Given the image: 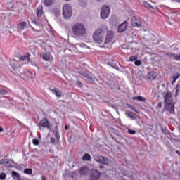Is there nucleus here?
<instances>
[{
	"instance_id": "nucleus-1",
	"label": "nucleus",
	"mask_w": 180,
	"mask_h": 180,
	"mask_svg": "<svg viewBox=\"0 0 180 180\" xmlns=\"http://www.w3.org/2000/svg\"><path fill=\"white\" fill-rule=\"evenodd\" d=\"M72 32L76 37H85L86 34V29L82 23H76L72 27Z\"/></svg>"
},
{
	"instance_id": "nucleus-2",
	"label": "nucleus",
	"mask_w": 180,
	"mask_h": 180,
	"mask_svg": "<svg viewBox=\"0 0 180 180\" xmlns=\"http://www.w3.org/2000/svg\"><path fill=\"white\" fill-rule=\"evenodd\" d=\"M164 102L165 105V109L169 113H175V108H174V102L172 101V94L171 93H167L164 98Z\"/></svg>"
},
{
	"instance_id": "nucleus-3",
	"label": "nucleus",
	"mask_w": 180,
	"mask_h": 180,
	"mask_svg": "<svg viewBox=\"0 0 180 180\" xmlns=\"http://www.w3.org/2000/svg\"><path fill=\"white\" fill-rule=\"evenodd\" d=\"M103 36H105V31L102 28H99L94 33L93 39L98 44H102L103 43Z\"/></svg>"
},
{
	"instance_id": "nucleus-4",
	"label": "nucleus",
	"mask_w": 180,
	"mask_h": 180,
	"mask_svg": "<svg viewBox=\"0 0 180 180\" xmlns=\"http://www.w3.org/2000/svg\"><path fill=\"white\" fill-rule=\"evenodd\" d=\"M63 15L65 19H70L72 16V8L70 4H64L63 7Z\"/></svg>"
},
{
	"instance_id": "nucleus-5",
	"label": "nucleus",
	"mask_w": 180,
	"mask_h": 180,
	"mask_svg": "<svg viewBox=\"0 0 180 180\" xmlns=\"http://www.w3.org/2000/svg\"><path fill=\"white\" fill-rule=\"evenodd\" d=\"M110 13V8L108 6H103L101 8L100 15L101 19H108L109 18V15Z\"/></svg>"
},
{
	"instance_id": "nucleus-6",
	"label": "nucleus",
	"mask_w": 180,
	"mask_h": 180,
	"mask_svg": "<svg viewBox=\"0 0 180 180\" xmlns=\"http://www.w3.org/2000/svg\"><path fill=\"white\" fill-rule=\"evenodd\" d=\"M113 37H115V32L112 30H108L105 34L104 44H109V43H112Z\"/></svg>"
},
{
	"instance_id": "nucleus-7",
	"label": "nucleus",
	"mask_w": 180,
	"mask_h": 180,
	"mask_svg": "<svg viewBox=\"0 0 180 180\" xmlns=\"http://www.w3.org/2000/svg\"><path fill=\"white\" fill-rule=\"evenodd\" d=\"M41 127H45L48 129V130H51V125L49 124V120L47 118L44 117L40 122H39V130H41Z\"/></svg>"
},
{
	"instance_id": "nucleus-8",
	"label": "nucleus",
	"mask_w": 180,
	"mask_h": 180,
	"mask_svg": "<svg viewBox=\"0 0 180 180\" xmlns=\"http://www.w3.org/2000/svg\"><path fill=\"white\" fill-rule=\"evenodd\" d=\"M101 177V172L96 169H91L89 175L90 180H98Z\"/></svg>"
},
{
	"instance_id": "nucleus-9",
	"label": "nucleus",
	"mask_w": 180,
	"mask_h": 180,
	"mask_svg": "<svg viewBox=\"0 0 180 180\" xmlns=\"http://www.w3.org/2000/svg\"><path fill=\"white\" fill-rule=\"evenodd\" d=\"M94 160L96 161V162H99L100 164L106 165L108 162H109V159L102 155L95 156Z\"/></svg>"
},
{
	"instance_id": "nucleus-10",
	"label": "nucleus",
	"mask_w": 180,
	"mask_h": 180,
	"mask_svg": "<svg viewBox=\"0 0 180 180\" xmlns=\"http://www.w3.org/2000/svg\"><path fill=\"white\" fill-rule=\"evenodd\" d=\"M14 161L12 159H1L0 160V164L1 165H5L7 168H10L12 167V164H13Z\"/></svg>"
},
{
	"instance_id": "nucleus-11",
	"label": "nucleus",
	"mask_w": 180,
	"mask_h": 180,
	"mask_svg": "<svg viewBox=\"0 0 180 180\" xmlns=\"http://www.w3.org/2000/svg\"><path fill=\"white\" fill-rule=\"evenodd\" d=\"M129 26V22L127 21H124L118 27V33H123V32H126L127 30V27Z\"/></svg>"
},
{
	"instance_id": "nucleus-12",
	"label": "nucleus",
	"mask_w": 180,
	"mask_h": 180,
	"mask_svg": "<svg viewBox=\"0 0 180 180\" xmlns=\"http://www.w3.org/2000/svg\"><path fill=\"white\" fill-rule=\"evenodd\" d=\"M165 56L170 58L171 60H176V61H180V53L175 54L174 53H165Z\"/></svg>"
},
{
	"instance_id": "nucleus-13",
	"label": "nucleus",
	"mask_w": 180,
	"mask_h": 180,
	"mask_svg": "<svg viewBox=\"0 0 180 180\" xmlns=\"http://www.w3.org/2000/svg\"><path fill=\"white\" fill-rule=\"evenodd\" d=\"M10 65L14 71H16L18 68H20V65H19V63H18V61L15 59L10 60Z\"/></svg>"
},
{
	"instance_id": "nucleus-14",
	"label": "nucleus",
	"mask_w": 180,
	"mask_h": 180,
	"mask_svg": "<svg viewBox=\"0 0 180 180\" xmlns=\"http://www.w3.org/2000/svg\"><path fill=\"white\" fill-rule=\"evenodd\" d=\"M131 25L134 27H140L141 26V20L133 17L131 19Z\"/></svg>"
},
{
	"instance_id": "nucleus-15",
	"label": "nucleus",
	"mask_w": 180,
	"mask_h": 180,
	"mask_svg": "<svg viewBox=\"0 0 180 180\" xmlns=\"http://www.w3.org/2000/svg\"><path fill=\"white\" fill-rule=\"evenodd\" d=\"M155 77H157V73H155L154 71H150L147 74L146 79L154 81V79H155Z\"/></svg>"
},
{
	"instance_id": "nucleus-16",
	"label": "nucleus",
	"mask_w": 180,
	"mask_h": 180,
	"mask_svg": "<svg viewBox=\"0 0 180 180\" xmlns=\"http://www.w3.org/2000/svg\"><path fill=\"white\" fill-rule=\"evenodd\" d=\"M89 173V169L86 166H84L80 169V175L85 176L87 174Z\"/></svg>"
},
{
	"instance_id": "nucleus-17",
	"label": "nucleus",
	"mask_w": 180,
	"mask_h": 180,
	"mask_svg": "<svg viewBox=\"0 0 180 180\" xmlns=\"http://www.w3.org/2000/svg\"><path fill=\"white\" fill-rule=\"evenodd\" d=\"M108 64L110 65V67H112V68H115L119 71V66H117V62H116V60H109Z\"/></svg>"
},
{
	"instance_id": "nucleus-18",
	"label": "nucleus",
	"mask_w": 180,
	"mask_h": 180,
	"mask_svg": "<svg viewBox=\"0 0 180 180\" xmlns=\"http://www.w3.org/2000/svg\"><path fill=\"white\" fill-rule=\"evenodd\" d=\"M51 92L53 95H56L57 98H61V91H60V89L55 88L51 90Z\"/></svg>"
},
{
	"instance_id": "nucleus-19",
	"label": "nucleus",
	"mask_w": 180,
	"mask_h": 180,
	"mask_svg": "<svg viewBox=\"0 0 180 180\" xmlns=\"http://www.w3.org/2000/svg\"><path fill=\"white\" fill-rule=\"evenodd\" d=\"M26 26H27V23L26 22H20L18 25V29H20V30H25V28L26 27Z\"/></svg>"
},
{
	"instance_id": "nucleus-20",
	"label": "nucleus",
	"mask_w": 180,
	"mask_h": 180,
	"mask_svg": "<svg viewBox=\"0 0 180 180\" xmlns=\"http://www.w3.org/2000/svg\"><path fill=\"white\" fill-rule=\"evenodd\" d=\"M20 60L21 61H25V60H27V61H30V54L27 53L25 56H21L20 57Z\"/></svg>"
},
{
	"instance_id": "nucleus-21",
	"label": "nucleus",
	"mask_w": 180,
	"mask_h": 180,
	"mask_svg": "<svg viewBox=\"0 0 180 180\" xmlns=\"http://www.w3.org/2000/svg\"><path fill=\"white\" fill-rule=\"evenodd\" d=\"M125 115L127 117H129V119H131V120H136V119H137V117H136V116H134L133 115V112H125Z\"/></svg>"
},
{
	"instance_id": "nucleus-22",
	"label": "nucleus",
	"mask_w": 180,
	"mask_h": 180,
	"mask_svg": "<svg viewBox=\"0 0 180 180\" xmlns=\"http://www.w3.org/2000/svg\"><path fill=\"white\" fill-rule=\"evenodd\" d=\"M37 16H38V18H41V16H43V8L41 7H38L37 8Z\"/></svg>"
},
{
	"instance_id": "nucleus-23",
	"label": "nucleus",
	"mask_w": 180,
	"mask_h": 180,
	"mask_svg": "<svg viewBox=\"0 0 180 180\" xmlns=\"http://www.w3.org/2000/svg\"><path fill=\"white\" fill-rule=\"evenodd\" d=\"M45 6H51L54 4V0H44Z\"/></svg>"
},
{
	"instance_id": "nucleus-24",
	"label": "nucleus",
	"mask_w": 180,
	"mask_h": 180,
	"mask_svg": "<svg viewBox=\"0 0 180 180\" xmlns=\"http://www.w3.org/2000/svg\"><path fill=\"white\" fill-rule=\"evenodd\" d=\"M133 101H139V102H146V98L143 96H135L133 97Z\"/></svg>"
},
{
	"instance_id": "nucleus-25",
	"label": "nucleus",
	"mask_w": 180,
	"mask_h": 180,
	"mask_svg": "<svg viewBox=\"0 0 180 180\" xmlns=\"http://www.w3.org/2000/svg\"><path fill=\"white\" fill-rule=\"evenodd\" d=\"M179 77H180L179 73H175L172 77V84H175V82H176V79H178V78H179Z\"/></svg>"
},
{
	"instance_id": "nucleus-26",
	"label": "nucleus",
	"mask_w": 180,
	"mask_h": 180,
	"mask_svg": "<svg viewBox=\"0 0 180 180\" xmlns=\"http://www.w3.org/2000/svg\"><path fill=\"white\" fill-rule=\"evenodd\" d=\"M83 161H91V155L86 153L82 157Z\"/></svg>"
},
{
	"instance_id": "nucleus-27",
	"label": "nucleus",
	"mask_w": 180,
	"mask_h": 180,
	"mask_svg": "<svg viewBox=\"0 0 180 180\" xmlns=\"http://www.w3.org/2000/svg\"><path fill=\"white\" fill-rule=\"evenodd\" d=\"M55 129H56L55 136L57 139V141H60V132H58V127L56 126Z\"/></svg>"
},
{
	"instance_id": "nucleus-28",
	"label": "nucleus",
	"mask_w": 180,
	"mask_h": 180,
	"mask_svg": "<svg viewBox=\"0 0 180 180\" xmlns=\"http://www.w3.org/2000/svg\"><path fill=\"white\" fill-rule=\"evenodd\" d=\"M12 176L14 178H17V179H20V174H19V173L16 172L15 171L12 172Z\"/></svg>"
},
{
	"instance_id": "nucleus-29",
	"label": "nucleus",
	"mask_w": 180,
	"mask_h": 180,
	"mask_svg": "<svg viewBox=\"0 0 180 180\" xmlns=\"http://www.w3.org/2000/svg\"><path fill=\"white\" fill-rule=\"evenodd\" d=\"M24 173L27 174L28 175H32V174H33V170L32 169H25Z\"/></svg>"
},
{
	"instance_id": "nucleus-30",
	"label": "nucleus",
	"mask_w": 180,
	"mask_h": 180,
	"mask_svg": "<svg viewBox=\"0 0 180 180\" xmlns=\"http://www.w3.org/2000/svg\"><path fill=\"white\" fill-rule=\"evenodd\" d=\"M43 60H44L45 61H49L50 60V55L49 54H44L42 56Z\"/></svg>"
},
{
	"instance_id": "nucleus-31",
	"label": "nucleus",
	"mask_w": 180,
	"mask_h": 180,
	"mask_svg": "<svg viewBox=\"0 0 180 180\" xmlns=\"http://www.w3.org/2000/svg\"><path fill=\"white\" fill-rule=\"evenodd\" d=\"M179 91H180V84H177V86H176V96H178V95H179Z\"/></svg>"
},
{
	"instance_id": "nucleus-32",
	"label": "nucleus",
	"mask_w": 180,
	"mask_h": 180,
	"mask_svg": "<svg viewBox=\"0 0 180 180\" xmlns=\"http://www.w3.org/2000/svg\"><path fill=\"white\" fill-rule=\"evenodd\" d=\"M143 6H145V8H153V6H151V4L147 1H143Z\"/></svg>"
},
{
	"instance_id": "nucleus-33",
	"label": "nucleus",
	"mask_w": 180,
	"mask_h": 180,
	"mask_svg": "<svg viewBox=\"0 0 180 180\" xmlns=\"http://www.w3.org/2000/svg\"><path fill=\"white\" fill-rule=\"evenodd\" d=\"M32 23H34V25H36L37 26H40V22H37L36 18L32 20Z\"/></svg>"
},
{
	"instance_id": "nucleus-34",
	"label": "nucleus",
	"mask_w": 180,
	"mask_h": 180,
	"mask_svg": "<svg viewBox=\"0 0 180 180\" xmlns=\"http://www.w3.org/2000/svg\"><path fill=\"white\" fill-rule=\"evenodd\" d=\"M32 143L34 146H39V144H40V141H39V139H33Z\"/></svg>"
},
{
	"instance_id": "nucleus-35",
	"label": "nucleus",
	"mask_w": 180,
	"mask_h": 180,
	"mask_svg": "<svg viewBox=\"0 0 180 180\" xmlns=\"http://www.w3.org/2000/svg\"><path fill=\"white\" fill-rule=\"evenodd\" d=\"M129 108H130L131 109H132V110H134V112H136V113H140L139 112V110H137V109H136V107L133 106V105H129Z\"/></svg>"
},
{
	"instance_id": "nucleus-36",
	"label": "nucleus",
	"mask_w": 180,
	"mask_h": 180,
	"mask_svg": "<svg viewBox=\"0 0 180 180\" xmlns=\"http://www.w3.org/2000/svg\"><path fill=\"white\" fill-rule=\"evenodd\" d=\"M137 60V56H131L129 58V61H136Z\"/></svg>"
},
{
	"instance_id": "nucleus-37",
	"label": "nucleus",
	"mask_w": 180,
	"mask_h": 180,
	"mask_svg": "<svg viewBox=\"0 0 180 180\" xmlns=\"http://www.w3.org/2000/svg\"><path fill=\"white\" fill-rule=\"evenodd\" d=\"M128 133L129 134H136V130H132V129H128Z\"/></svg>"
},
{
	"instance_id": "nucleus-38",
	"label": "nucleus",
	"mask_w": 180,
	"mask_h": 180,
	"mask_svg": "<svg viewBox=\"0 0 180 180\" xmlns=\"http://www.w3.org/2000/svg\"><path fill=\"white\" fill-rule=\"evenodd\" d=\"M0 95H6V91L0 89Z\"/></svg>"
},
{
	"instance_id": "nucleus-39",
	"label": "nucleus",
	"mask_w": 180,
	"mask_h": 180,
	"mask_svg": "<svg viewBox=\"0 0 180 180\" xmlns=\"http://www.w3.org/2000/svg\"><path fill=\"white\" fill-rule=\"evenodd\" d=\"M5 178H6V174H5V173L0 174V179H5Z\"/></svg>"
},
{
	"instance_id": "nucleus-40",
	"label": "nucleus",
	"mask_w": 180,
	"mask_h": 180,
	"mask_svg": "<svg viewBox=\"0 0 180 180\" xmlns=\"http://www.w3.org/2000/svg\"><path fill=\"white\" fill-rule=\"evenodd\" d=\"M134 64H135V65H137V66L141 65V60H136L134 62Z\"/></svg>"
},
{
	"instance_id": "nucleus-41",
	"label": "nucleus",
	"mask_w": 180,
	"mask_h": 180,
	"mask_svg": "<svg viewBox=\"0 0 180 180\" xmlns=\"http://www.w3.org/2000/svg\"><path fill=\"white\" fill-rule=\"evenodd\" d=\"M51 143L52 144H56V139H55L54 138H51Z\"/></svg>"
},
{
	"instance_id": "nucleus-42",
	"label": "nucleus",
	"mask_w": 180,
	"mask_h": 180,
	"mask_svg": "<svg viewBox=\"0 0 180 180\" xmlns=\"http://www.w3.org/2000/svg\"><path fill=\"white\" fill-rule=\"evenodd\" d=\"M27 72H28V74H30L31 75V77H33V75H34V74H33L32 71L28 70Z\"/></svg>"
},
{
	"instance_id": "nucleus-43",
	"label": "nucleus",
	"mask_w": 180,
	"mask_h": 180,
	"mask_svg": "<svg viewBox=\"0 0 180 180\" xmlns=\"http://www.w3.org/2000/svg\"><path fill=\"white\" fill-rule=\"evenodd\" d=\"M158 108H162V102H159L158 103Z\"/></svg>"
},
{
	"instance_id": "nucleus-44",
	"label": "nucleus",
	"mask_w": 180,
	"mask_h": 180,
	"mask_svg": "<svg viewBox=\"0 0 180 180\" xmlns=\"http://www.w3.org/2000/svg\"><path fill=\"white\" fill-rule=\"evenodd\" d=\"M77 85H79V86H82L81 82H77Z\"/></svg>"
},
{
	"instance_id": "nucleus-45",
	"label": "nucleus",
	"mask_w": 180,
	"mask_h": 180,
	"mask_svg": "<svg viewBox=\"0 0 180 180\" xmlns=\"http://www.w3.org/2000/svg\"><path fill=\"white\" fill-rule=\"evenodd\" d=\"M68 129H70V127H68V125H65V130H68Z\"/></svg>"
},
{
	"instance_id": "nucleus-46",
	"label": "nucleus",
	"mask_w": 180,
	"mask_h": 180,
	"mask_svg": "<svg viewBox=\"0 0 180 180\" xmlns=\"http://www.w3.org/2000/svg\"><path fill=\"white\" fill-rule=\"evenodd\" d=\"M2 131H4V128H2V127H0V133H2Z\"/></svg>"
},
{
	"instance_id": "nucleus-47",
	"label": "nucleus",
	"mask_w": 180,
	"mask_h": 180,
	"mask_svg": "<svg viewBox=\"0 0 180 180\" xmlns=\"http://www.w3.org/2000/svg\"><path fill=\"white\" fill-rule=\"evenodd\" d=\"M41 180H47V179H46V176H41Z\"/></svg>"
},
{
	"instance_id": "nucleus-48",
	"label": "nucleus",
	"mask_w": 180,
	"mask_h": 180,
	"mask_svg": "<svg viewBox=\"0 0 180 180\" xmlns=\"http://www.w3.org/2000/svg\"><path fill=\"white\" fill-rule=\"evenodd\" d=\"M32 30H33V32H39L38 30H34V28L32 27Z\"/></svg>"
},
{
	"instance_id": "nucleus-49",
	"label": "nucleus",
	"mask_w": 180,
	"mask_h": 180,
	"mask_svg": "<svg viewBox=\"0 0 180 180\" xmlns=\"http://www.w3.org/2000/svg\"><path fill=\"white\" fill-rule=\"evenodd\" d=\"M100 168H104V167L102 165H100Z\"/></svg>"
},
{
	"instance_id": "nucleus-50",
	"label": "nucleus",
	"mask_w": 180,
	"mask_h": 180,
	"mask_svg": "<svg viewBox=\"0 0 180 180\" xmlns=\"http://www.w3.org/2000/svg\"><path fill=\"white\" fill-rule=\"evenodd\" d=\"M104 30H108V27H105V29H104Z\"/></svg>"
},
{
	"instance_id": "nucleus-51",
	"label": "nucleus",
	"mask_w": 180,
	"mask_h": 180,
	"mask_svg": "<svg viewBox=\"0 0 180 180\" xmlns=\"http://www.w3.org/2000/svg\"><path fill=\"white\" fill-rule=\"evenodd\" d=\"M97 1H98L99 2H101V1H103V0H97Z\"/></svg>"
},
{
	"instance_id": "nucleus-52",
	"label": "nucleus",
	"mask_w": 180,
	"mask_h": 180,
	"mask_svg": "<svg viewBox=\"0 0 180 180\" xmlns=\"http://www.w3.org/2000/svg\"><path fill=\"white\" fill-rule=\"evenodd\" d=\"M175 1H178V0H175Z\"/></svg>"
}]
</instances>
